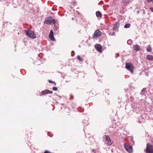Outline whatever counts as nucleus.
I'll return each instance as SVG.
<instances>
[{
	"instance_id": "nucleus-12",
	"label": "nucleus",
	"mask_w": 153,
	"mask_h": 153,
	"mask_svg": "<svg viewBox=\"0 0 153 153\" xmlns=\"http://www.w3.org/2000/svg\"><path fill=\"white\" fill-rule=\"evenodd\" d=\"M133 48L135 50L137 51H138L140 50V47L138 45H134Z\"/></svg>"
},
{
	"instance_id": "nucleus-6",
	"label": "nucleus",
	"mask_w": 153,
	"mask_h": 153,
	"mask_svg": "<svg viewBox=\"0 0 153 153\" xmlns=\"http://www.w3.org/2000/svg\"><path fill=\"white\" fill-rule=\"evenodd\" d=\"M52 18L51 16L46 18L44 21V23L48 25H51L52 23Z\"/></svg>"
},
{
	"instance_id": "nucleus-11",
	"label": "nucleus",
	"mask_w": 153,
	"mask_h": 153,
	"mask_svg": "<svg viewBox=\"0 0 153 153\" xmlns=\"http://www.w3.org/2000/svg\"><path fill=\"white\" fill-rule=\"evenodd\" d=\"M42 93L43 94H51L53 93V92L52 91L48 90H45L42 91Z\"/></svg>"
},
{
	"instance_id": "nucleus-2",
	"label": "nucleus",
	"mask_w": 153,
	"mask_h": 153,
	"mask_svg": "<svg viewBox=\"0 0 153 153\" xmlns=\"http://www.w3.org/2000/svg\"><path fill=\"white\" fill-rule=\"evenodd\" d=\"M125 67L126 69L129 71L132 74L133 73L134 67L132 63H126V64Z\"/></svg>"
},
{
	"instance_id": "nucleus-19",
	"label": "nucleus",
	"mask_w": 153,
	"mask_h": 153,
	"mask_svg": "<svg viewBox=\"0 0 153 153\" xmlns=\"http://www.w3.org/2000/svg\"><path fill=\"white\" fill-rule=\"evenodd\" d=\"M77 59H78L79 61H82L83 60V59H82V58H81L80 56H79L78 55V56H77Z\"/></svg>"
},
{
	"instance_id": "nucleus-7",
	"label": "nucleus",
	"mask_w": 153,
	"mask_h": 153,
	"mask_svg": "<svg viewBox=\"0 0 153 153\" xmlns=\"http://www.w3.org/2000/svg\"><path fill=\"white\" fill-rule=\"evenodd\" d=\"M105 143L108 146H111L112 143L111 141L108 136L105 135Z\"/></svg>"
},
{
	"instance_id": "nucleus-21",
	"label": "nucleus",
	"mask_w": 153,
	"mask_h": 153,
	"mask_svg": "<svg viewBox=\"0 0 153 153\" xmlns=\"http://www.w3.org/2000/svg\"><path fill=\"white\" fill-rule=\"evenodd\" d=\"M88 120L87 119L86 120H84L83 121V123H88Z\"/></svg>"
},
{
	"instance_id": "nucleus-27",
	"label": "nucleus",
	"mask_w": 153,
	"mask_h": 153,
	"mask_svg": "<svg viewBox=\"0 0 153 153\" xmlns=\"http://www.w3.org/2000/svg\"><path fill=\"white\" fill-rule=\"evenodd\" d=\"M150 10L153 12V8L151 7L150 8Z\"/></svg>"
},
{
	"instance_id": "nucleus-14",
	"label": "nucleus",
	"mask_w": 153,
	"mask_h": 153,
	"mask_svg": "<svg viewBox=\"0 0 153 153\" xmlns=\"http://www.w3.org/2000/svg\"><path fill=\"white\" fill-rule=\"evenodd\" d=\"M96 13V16L97 17H101L102 15L101 13L99 11H97Z\"/></svg>"
},
{
	"instance_id": "nucleus-16",
	"label": "nucleus",
	"mask_w": 153,
	"mask_h": 153,
	"mask_svg": "<svg viewBox=\"0 0 153 153\" xmlns=\"http://www.w3.org/2000/svg\"><path fill=\"white\" fill-rule=\"evenodd\" d=\"M131 0H123V3L124 4H126L128 3H129Z\"/></svg>"
},
{
	"instance_id": "nucleus-1",
	"label": "nucleus",
	"mask_w": 153,
	"mask_h": 153,
	"mask_svg": "<svg viewBox=\"0 0 153 153\" xmlns=\"http://www.w3.org/2000/svg\"><path fill=\"white\" fill-rule=\"evenodd\" d=\"M26 35L32 39H34L36 38V35L35 34L34 32L32 30H25Z\"/></svg>"
},
{
	"instance_id": "nucleus-3",
	"label": "nucleus",
	"mask_w": 153,
	"mask_h": 153,
	"mask_svg": "<svg viewBox=\"0 0 153 153\" xmlns=\"http://www.w3.org/2000/svg\"><path fill=\"white\" fill-rule=\"evenodd\" d=\"M145 151L146 153H153V146L152 145L147 144Z\"/></svg>"
},
{
	"instance_id": "nucleus-32",
	"label": "nucleus",
	"mask_w": 153,
	"mask_h": 153,
	"mask_svg": "<svg viewBox=\"0 0 153 153\" xmlns=\"http://www.w3.org/2000/svg\"><path fill=\"white\" fill-rule=\"evenodd\" d=\"M138 13H139V12L138 11H137Z\"/></svg>"
},
{
	"instance_id": "nucleus-33",
	"label": "nucleus",
	"mask_w": 153,
	"mask_h": 153,
	"mask_svg": "<svg viewBox=\"0 0 153 153\" xmlns=\"http://www.w3.org/2000/svg\"><path fill=\"white\" fill-rule=\"evenodd\" d=\"M152 143H153V142H152Z\"/></svg>"
},
{
	"instance_id": "nucleus-24",
	"label": "nucleus",
	"mask_w": 153,
	"mask_h": 153,
	"mask_svg": "<svg viewBox=\"0 0 153 153\" xmlns=\"http://www.w3.org/2000/svg\"><path fill=\"white\" fill-rule=\"evenodd\" d=\"M44 153H52L51 152L48 151V150H46L45 152H44Z\"/></svg>"
},
{
	"instance_id": "nucleus-31",
	"label": "nucleus",
	"mask_w": 153,
	"mask_h": 153,
	"mask_svg": "<svg viewBox=\"0 0 153 153\" xmlns=\"http://www.w3.org/2000/svg\"><path fill=\"white\" fill-rule=\"evenodd\" d=\"M152 3H153V0H152Z\"/></svg>"
},
{
	"instance_id": "nucleus-13",
	"label": "nucleus",
	"mask_w": 153,
	"mask_h": 153,
	"mask_svg": "<svg viewBox=\"0 0 153 153\" xmlns=\"http://www.w3.org/2000/svg\"><path fill=\"white\" fill-rule=\"evenodd\" d=\"M146 59L149 60L153 61V56L151 55H147L146 56Z\"/></svg>"
},
{
	"instance_id": "nucleus-30",
	"label": "nucleus",
	"mask_w": 153,
	"mask_h": 153,
	"mask_svg": "<svg viewBox=\"0 0 153 153\" xmlns=\"http://www.w3.org/2000/svg\"><path fill=\"white\" fill-rule=\"evenodd\" d=\"M77 153H81L80 152H77Z\"/></svg>"
},
{
	"instance_id": "nucleus-4",
	"label": "nucleus",
	"mask_w": 153,
	"mask_h": 153,
	"mask_svg": "<svg viewBox=\"0 0 153 153\" xmlns=\"http://www.w3.org/2000/svg\"><path fill=\"white\" fill-rule=\"evenodd\" d=\"M101 32L98 30H97L94 33L93 35V38H97L99 37L101 35Z\"/></svg>"
},
{
	"instance_id": "nucleus-8",
	"label": "nucleus",
	"mask_w": 153,
	"mask_h": 153,
	"mask_svg": "<svg viewBox=\"0 0 153 153\" xmlns=\"http://www.w3.org/2000/svg\"><path fill=\"white\" fill-rule=\"evenodd\" d=\"M94 47L97 51L102 52V47L100 45L97 44L94 45Z\"/></svg>"
},
{
	"instance_id": "nucleus-23",
	"label": "nucleus",
	"mask_w": 153,
	"mask_h": 153,
	"mask_svg": "<svg viewBox=\"0 0 153 153\" xmlns=\"http://www.w3.org/2000/svg\"><path fill=\"white\" fill-rule=\"evenodd\" d=\"M49 82L50 83H54L55 84V85L56 84V83H55V82H53V81H51V80H49Z\"/></svg>"
},
{
	"instance_id": "nucleus-25",
	"label": "nucleus",
	"mask_w": 153,
	"mask_h": 153,
	"mask_svg": "<svg viewBox=\"0 0 153 153\" xmlns=\"http://www.w3.org/2000/svg\"><path fill=\"white\" fill-rule=\"evenodd\" d=\"M54 28L55 29H56V30H58V27H57V26H55V27H54Z\"/></svg>"
},
{
	"instance_id": "nucleus-28",
	"label": "nucleus",
	"mask_w": 153,
	"mask_h": 153,
	"mask_svg": "<svg viewBox=\"0 0 153 153\" xmlns=\"http://www.w3.org/2000/svg\"><path fill=\"white\" fill-rule=\"evenodd\" d=\"M148 2H151L152 1V0H147Z\"/></svg>"
},
{
	"instance_id": "nucleus-22",
	"label": "nucleus",
	"mask_w": 153,
	"mask_h": 153,
	"mask_svg": "<svg viewBox=\"0 0 153 153\" xmlns=\"http://www.w3.org/2000/svg\"><path fill=\"white\" fill-rule=\"evenodd\" d=\"M53 89L54 91H56L57 90V88L56 87H53Z\"/></svg>"
},
{
	"instance_id": "nucleus-15",
	"label": "nucleus",
	"mask_w": 153,
	"mask_h": 153,
	"mask_svg": "<svg viewBox=\"0 0 153 153\" xmlns=\"http://www.w3.org/2000/svg\"><path fill=\"white\" fill-rule=\"evenodd\" d=\"M146 51L147 52H150L152 51V48L150 45H149L146 48Z\"/></svg>"
},
{
	"instance_id": "nucleus-18",
	"label": "nucleus",
	"mask_w": 153,
	"mask_h": 153,
	"mask_svg": "<svg viewBox=\"0 0 153 153\" xmlns=\"http://www.w3.org/2000/svg\"><path fill=\"white\" fill-rule=\"evenodd\" d=\"M132 42V41L131 39H129L127 41V44L129 45H131Z\"/></svg>"
},
{
	"instance_id": "nucleus-17",
	"label": "nucleus",
	"mask_w": 153,
	"mask_h": 153,
	"mask_svg": "<svg viewBox=\"0 0 153 153\" xmlns=\"http://www.w3.org/2000/svg\"><path fill=\"white\" fill-rule=\"evenodd\" d=\"M131 25L130 24H126L124 26V27L125 28H129L130 27Z\"/></svg>"
},
{
	"instance_id": "nucleus-26",
	"label": "nucleus",
	"mask_w": 153,
	"mask_h": 153,
	"mask_svg": "<svg viewBox=\"0 0 153 153\" xmlns=\"http://www.w3.org/2000/svg\"><path fill=\"white\" fill-rule=\"evenodd\" d=\"M145 91V88L143 89V90L141 91V94H143V92H144V91Z\"/></svg>"
},
{
	"instance_id": "nucleus-9",
	"label": "nucleus",
	"mask_w": 153,
	"mask_h": 153,
	"mask_svg": "<svg viewBox=\"0 0 153 153\" xmlns=\"http://www.w3.org/2000/svg\"><path fill=\"white\" fill-rule=\"evenodd\" d=\"M49 38L52 41H55V39L53 37V33L52 30H51L50 32L49 35Z\"/></svg>"
},
{
	"instance_id": "nucleus-20",
	"label": "nucleus",
	"mask_w": 153,
	"mask_h": 153,
	"mask_svg": "<svg viewBox=\"0 0 153 153\" xmlns=\"http://www.w3.org/2000/svg\"><path fill=\"white\" fill-rule=\"evenodd\" d=\"M56 21L55 19H52V23L55 24L56 23Z\"/></svg>"
},
{
	"instance_id": "nucleus-5",
	"label": "nucleus",
	"mask_w": 153,
	"mask_h": 153,
	"mask_svg": "<svg viewBox=\"0 0 153 153\" xmlns=\"http://www.w3.org/2000/svg\"><path fill=\"white\" fill-rule=\"evenodd\" d=\"M124 146L128 152L129 153L132 152L133 149L131 146L127 145L126 144H124Z\"/></svg>"
},
{
	"instance_id": "nucleus-29",
	"label": "nucleus",
	"mask_w": 153,
	"mask_h": 153,
	"mask_svg": "<svg viewBox=\"0 0 153 153\" xmlns=\"http://www.w3.org/2000/svg\"><path fill=\"white\" fill-rule=\"evenodd\" d=\"M114 34H115V33L113 32V33H112V35H113V36H114Z\"/></svg>"
},
{
	"instance_id": "nucleus-10",
	"label": "nucleus",
	"mask_w": 153,
	"mask_h": 153,
	"mask_svg": "<svg viewBox=\"0 0 153 153\" xmlns=\"http://www.w3.org/2000/svg\"><path fill=\"white\" fill-rule=\"evenodd\" d=\"M119 22H115L114 25V27L113 29H117L119 28Z\"/></svg>"
}]
</instances>
